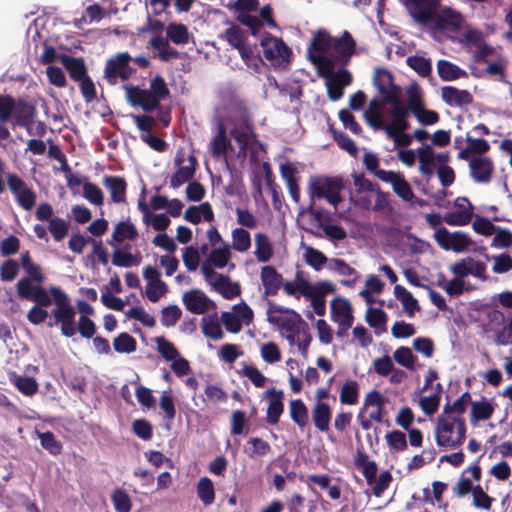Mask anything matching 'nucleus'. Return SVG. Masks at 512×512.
<instances>
[{
    "label": "nucleus",
    "instance_id": "obj_32",
    "mask_svg": "<svg viewBox=\"0 0 512 512\" xmlns=\"http://www.w3.org/2000/svg\"><path fill=\"white\" fill-rule=\"evenodd\" d=\"M231 148V142L227 138L226 127L222 121L217 124V133L211 141V153L213 157L224 155Z\"/></svg>",
    "mask_w": 512,
    "mask_h": 512
},
{
    "label": "nucleus",
    "instance_id": "obj_41",
    "mask_svg": "<svg viewBox=\"0 0 512 512\" xmlns=\"http://www.w3.org/2000/svg\"><path fill=\"white\" fill-rule=\"evenodd\" d=\"M418 159L421 173L428 177L432 176L434 173V152L432 147L426 145L425 147L419 148Z\"/></svg>",
    "mask_w": 512,
    "mask_h": 512
},
{
    "label": "nucleus",
    "instance_id": "obj_27",
    "mask_svg": "<svg viewBox=\"0 0 512 512\" xmlns=\"http://www.w3.org/2000/svg\"><path fill=\"white\" fill-rule=\"evenodd\" d=\"M59 59L73 81L78 82L88 75L87 67L83 58H75L62 54Z\"/></svg>",
    "mask_w": 512,
    "mask_h": 512
},
{
    "label": "nucleus",
    "instance_id": "obj_39",
    "mask_svg": "<svg viewBox=\"0 0 512 512\" xmlns=\"http://www.w3.org/2000/svg\"><path fill=\"white\" fill-rule=\"evenodd\" d=\"M359 399V384L356 380H348L346 381L339 395V400L342 404L345 405H355L358 403Z\"/></svg>",
    "mask_w": 512,
    "mask_h": 512
},
{
    "label": "nucleus",
    "instance_id": "obj_29",
    "mask_svg": "<svg viewBox=\"0 0 512 512\" xmlns=\"http://www.w3.org/2000/svg\"><path fill=\"white\" fill-rule=\"evenodd\" d=\"M332 417L330 405L326 402H316L312 409V419L320 432H327Z\"/></svg>",
    "mask_w": 512,
    "mask_h": 512
},
{
    "label": "nucleus",
    "instance_id": "obj_40",
    "mask_svg": "<svg viewBox=\"0 0 512 512\" xmlns=\"http://www.w3.org/2000/svg\"><path fill=\"white\" fill-rule=\"evenodd\" d=\"M335 291V286L333 283H328L326 286L323 287V289H320L315 294H313L312 297H309L311 299V305L314 309V312L318 316H324L326 312V301L325 296L327 294H331Z\"/></svg>",
    "mask_w": 512,
    "mask_h": 512
},
{
    "label": "nucleus",
    "instance_id": "obj_15",
    "mask_svg": "<svg viewBox=\"0 0 512 512\" xmlns=\"http://www.w3.org/2000/svg\"><path fill=\"white\" fill-rule=\"evenodd\" d=\"M455 210L444 215L443 220L450 226L467 225L473 216V206L467 197H458L454 202Z\"/></svg>",
    "mask_w": 512,
    "mask_h": 512
},
{
    "label": "nucleus",
    "instance_id": "obj_60",
    "mask_svg": "<svg viewBox=\"0 0 512 512\" xmlns=\"http://www.w3.org/2000/svg\"><path fill=\"white\" fill-rule=\"evenodd\" d=\"M246 413L242 410H235L230 416V433L231 435H242L246 434L245 427L247 425Z\"/></svg>",
    "mask_w": 512,
    "mask_h": 512
},
{
    "label": "nucleus",
    "instance_id": "obj_4",
    "mask_svg": "<svg viewBox=\"0 0 512 512\" xmlns=\"http://www.w3.org/2000/svg\"><path fill=\"white\" fill-rule=\"evenodd\" d=\"M343 189L344 182L339 177L311 176L308 182L310 200L325 198L334 207L342 201L340 193Z\"/></svg>",
    "mask_w": 512,
    "mask_h": 512
},
{
    "label": "nucleus",
    "instance_id": "obj_20",
    "mask_svg": "<svg viewBox=\"0 0 512 512\" xmlns=\"http://www.w3.org/2000/svg\"><path fill=\"white\" fill-rule=\"evenodd\" d=\"M266 397L268 398L266 422L270 425H275L279 422L284 411V394L282 390H277L273 387L266 391Z\"/></svg>",
    "mask_w": 512,
    "mask_h": 512
},
{
    "label": "nucleus",
    "instance_id": "obj_18",
    "mask_svg": "<svg viewBox=\"0 0 512 512\" xmlns=\"http://www.w3.org/2000/svg\"><path fill=\"white\" fill-rule=\"evenodd\" d=\"M470 175L477 183H489L494 172V164L489 157H473L469 162Z\"/></svg>",
    "mask_w": 512,
    "mask_h": 512
},
{
    "label": "nucleus",
    "instance_id": "obj_53",
    "mask_svg": "<svg viewBox=\"0 0 512 512\" xmlns=\"http://www.w3.org/2000/svg\"><path fill=\"white\" fill-rule=\"evenodd\" d=\"M407 65L421 77L431 74L432 65L429 59L422 56H409L406 59Z\"/></svg>",
    "mask_w": 512,
    "mask_h": 512
},
{
    "label": "nucleus",
    "instance_id": "obj_21",
    "mask_svg": "<svg viewBox=\"0 0 512 512\" xmlns=\"http://www.w3.org/2000/svg\"><path fill=\"white\" fill-rule=\"evenodd\" d=\"M10 106L11 107L9 109L7 118L0 119V122H8L13 115L17 125L25 126L33 119L35 115L34 106L25 102L24 100L19 99L18 101H15V99L12 97V104Z\"/></svg>",
    "mask_w": 512,
    "mask_h": 512
},
{
    "label": "nucleus",
    "instance_id": "obj_3",
    "mask_svg": "<svg viewBox=\"0 0 512 512\" xmlns=\"http://www.w3.org/2000/svg\"><path fill=\"white\" fill-rule=\"evenodd\" d=\"M466 423L462 416L442 412L436 420L434 434L439 447L457 448L466 439Z\"/></svg>",
    "mask_w": 512,
    "mask_h": 512
},
{
    "label": "nucleus",
    "instance_id": "obj_44",
    "mask_svg": "<svg viewBox=\"0 0 512 512\" xmlns=\"http://www.w3.org/2000/svg\"><path fill=\"white\" fill-rule=\"evenodd\" d=\"M113 348L118 353L130 354L136 351L137 342L130 334L122 332L114 338Z\"/></svg>",
    "mask_w": 512,
    "mask_h": 512
},
{
    "label": "nucleus",
    "instance_id": "obj_49",
    "mask_svg": "<svg viewBox=\"0 0 512 512\" xmlns=\"http://www.w3.org/2000/svg\"><path fill=\"white\" fill-rule=\"evenodd\" d=\"M111 501L116 512H130L132 508L129 494L122 488H116L111 494Z\"/></svg>",
    "mask_w": 512,
    "mask_h": 512
},
{
    "label": "nucleus",
    "instance_id": "obj_28",
    "mask_svg": "<svg viewBox=\"0 0 512 512\" xmlns=\"http://www.w3.org/2000/svg\"><path fill=\"white\" fill-rule=\"evenodd\" d=\"M213 289L224 299L231 300L241 294V287L237 282H231L226 275L218 274L214 282L211 283Z\"/></svg>",
    "mask_w": 512,
    "mask_h": 512
},
{
    "label": "nucleus",
    "instance_id": "obj_58",
    "mask_svg": "<svg viewBox=\"0 0 512 512\" xmlns=\"http://www.w3.org/2000/svg\"><path fill=\"white\" fill-rule=\"evenodd\" d=\"M13 383L25 396H32L38 391V383L32 377L14 376Z\"/></svg>",
    "mask_w": 512,
    "mask_h": 512
},
{
    "label": "nucleus",
    "instance_id": "obj_33",
    "mask_svg": "<svg viewBox=\"0 0 512 512\" xmlns=\"http://www.w3.org/2000/svg\"><path fill=\"white\" fill-rule=\"evenodd\" d=\"M437 72L443 81H454L459 78H467L468 76L465 70L445 59L437 62Z\"/></svg>",
    "mask_w": 512,
    "mask_h": 512
},
{
    "label": "nucleus",
    "instance_id": "obj_50",
    "mask_svg": "<svg viewBox=\"0 0 512 512\" xmlns=\"http://www.w3.org/2000/svg\"><path fill=\"white\" fill-rule=\"evenodd\" d=\"M230 258L231 252L229 245L227 243H223L222 247L212 249L208 260L216 268L222 269L227 265Z\"/></svg>",
    "mask_w": 512,
    "mask_h": 512
},
{
    "label": "nucleus",
    "instance_id": "obj_5",
    "mask_svg": "<svg viewBox=\"0 0 512 512\" xmlns=\"http://www.w3.org/2000/svg\"><path fill=\"white\" fill-rule=\"evenodd\" d=\"M132 56L128 52H120L109 58L104 67V78L110 85H116L118 78L121 81L129 80L136 69L130 65Z\"/></svg>",
    "mask_w": 512,
    "mask_h": 512
},
{
    "label": "nucleus",
    "instance_id": "obj_14",
    "mask_svg": "<svg viewBox=\"0 0 512 512\" xmlns=\"http://www.w3.org/2000/svg\"><path fill=\"white\" fill-rule=\"evenodd\" d=\"M185 308L197 315L206 313L215 307V303L200 289H191L182 295Z\"/></svg>",
    "mask_w": 512,
    "mask_h": 512
},
{
    "label": "nucleus",
    "instance_id": "obj_17",
    "mask_svg": "<svg viewBox=\"0 0 512 512\" xmlns=\"http://www.w3.org/2000/svg\"><path fill=\"white\" fill-rule=\"evenodd\" d=\"M331 318L344 330L351 328L353 324L352 305L345 298H335L330 304Z\"/></svg>",
    "mask_w": 512,
    "mask_h": 512
},
{
    "label": "nucleus",
    "instance_id": "obj_7",
    "mask_svg": "<svg viewBox=\"0 0 512 512\" xmlns=\"http://www.w3.org/2000/svg\"><path fill=\"white\" fill-rule=\"evenodd\" d=\"M432 18L433 20L427 27L439 32H457L464 23L462 14L449 6H440Z\"/></svg>",
    "mask_w": 512,
    "mask_h": 512
},
{
    "label": "nucleus",
    "instance_id": "obj_11",
    "mask_svg": "<svg viewBox=\"0 0 512 512\" xmlns=\"http://www.w3.org/2000/svg\"><path fill=\"white\" fill-rule=\"evenodd\" d=\"M260 46L263 49V55L268 61L282 60L286 61L292 55L291 49L281 39L273 36L269 32H264L260 40Z\"/></svg>",
    "mask_w": 512,
    "mask_h": 512
},
{
    "label": "nucleus",
    "instance_id": "obj_16",
    "mask_svg": "<svg viewBox=\"0 0 512 512\" xmlns=\"http://www.w3.org/2000/svg\"><path fill=\"white\" fill-rule=\"evenodd\" d=\"M378 178L383 182L390 183L393 191L404 201H411L415 195L407 180L399 172L380 171Z\"/></svg>",
    "mask_w": 512,
    "mask_h": 512
},
{
    "label": "nucleus",
    "instance_id": "obj_46",
    "mask_svg": "<svg viewBox=\"0 0 512 512\" xmlns=\"http://www.w3.org/2000/svg\"><path fill=\"white\" fill-rule=\"evenodd\" d=\"M330 131L333 135L334 141L337 143L339 148L346 151L352 157H356L358 154V148L354 141L344 132L338 131L333 127H330Z\"/></svg>",
    "mask_w": 512,
    "mask_h": 512
},
{
    "label": "nucleus",
    "instance_id": "obj_24",
    "mask_svg": "<svg viewBox=\"0 0 512 512\" xmlns=\"http://www.w3.org/2000/svg\"><path fill=\"white\" fill-rule=\"evenodd\" d=\"M137 237L138 231L131 221H120L114 226L111 239L107 240V244L117 248V244L125 240H135Z\"/></svg>",
    "mask_w": 512,
    "mask_h": 512
},
{
    "label": "nucleus",
    "instance_id": "obj_13",
    "mask_svg": "<svg viewBox=\"0 0 512 512\" xmlns=\"http://www.w3.org/2000/svg\"><path fill=\"white\" fill-rule=\"evenodd\" d=\"M374 85L383 97V102L389 103V97L401 98V89L394 84L392 73L385 68H377L374 73Z\"/></svg>",
    "mask_w": 512,
    "mask_h": 512
},
{
    "label": "nucleus",
    "instance_id": "obj_1",
    "mask_svg": "<svg viewBox=\"0 0 512 512\" xmlns=\"http://www.w3.org/2000/svg\"><path fill=\"white\" fill-rule=\"evenodd\" d=\"M51 297L56 306L52 311L55 321L49 322L48 326L53 327L55 324L60 323L61 332L64 336H74L76 333L74 324L76 311L71 305L68 295L60 287L52 286L48 293L43 286L37 285L30 301L35 303L34 306L46 308L52 304Z\"/></svg>",
    "mask_w": 512,
    "mask_h": 512
},
{
    "label": "nucleus",
    "instance_id": "obj_6",
    "mask_svg": "<svg viewBox=\"0 0 512 512\" xmlns=\"http://www.w3.org/2000/svg\"><path fill=\"white\" fill-rule=\"evenodd\" d=\"M267 320L271 324H276L287 333L299 334V324L302 319L295 311L277 305L274 301L268 300Z\"/></svg>",
    "mask_w": 512,
    "mask_h": 512
},
{
    "label": "nucleus",
    "instance_id": "obj_47",
    "mask_svg": "<svg viewBox=\"0 0 512 512\" xmlns=\"http://www.w3.org/2000/svg\"><path fill=\"white\" fill-rule=\"evenodd\" d=\"M141 262V256L132 255L130 252L121 251L115 248L112 255V264L117 267H131L136 266Z\"/></svg>",
    "mask_w": 512,
    "mask_h": 512
},
{
    "label": "nucleus",
    "instance_id": "obj_55",
    "mask_svg": "<svg viewBox=\"0 0 512 512\" xmlns=\"http://www.w3.org/2000/svg\"><path fill=\"white\" fill-rule=\"evenodd\" d=\"M48 230L54 240L59 242L67 236L69 231V223L60 217H54L49 222Z\"/></svg>",
    "mask_w": 512,
    "mask_h": 512
},
{
    "label": "nucleus",
    "instance_id": "obj_63",
    "mask_svg": "<svg viewBox=\"0 0 512 512\" xmlns=\"http://www.w3.org/2000/svg\"><path fill=\"white\" fill-rule=\"evenodd\" d=\"M236 19L242 25L248 27L251 34L254 37H257L260 35V33L263 29V26H264L263 21L260 18H258L257 16L250 15V14H239Z\"/></svg>",
    "mask_w": 512,
    "mask_h": 512
},
{
    "label": "nucleus",
    "instance_id": "obj_9",
    "mask_svg": "<svg viewBox=\"0 0 512 512\" xmlns=\"http://www.w3.org/2000/svg\"><path fill=\"white\" fill-rule=\"evenodd\" d=\"M436 243L444 250H452L454 252H463L472 244L471 239L465 232L456 231L450 233L447 228H439L435 234Z\"/></svg>",
    "mask_w": 512,
    "mask_h": 512
},
{
    "label": "nucleus",
    "instance_id": "obj_59",
    "mask_svg": "<svg viewBox=\"0 0 512 512\" xmlns=\"http://www.w3.org/2000/svg\"><path fill=\"white\" fill-rule=\"evenodd\" d=\"M83 196L93 205L102 206L104 204L103 192L94 183L85 182L83 184Z\"/></svg>",
    "mask_w": 512,
    "mask_h": 512
},
{
    "label": "nucleus",
    "instance_id": "obj_19",
    "mask_svg": "<svg viewBox=\"0 0 512 512\" xmlns=\"http://www.w3.org/2000/svg\"><path fill=\"white\" fill-rule=\"evenodd\" d=\"M260 279L264 288V297L277 295L284 282L282 274L271 265H266L261 268Z\"/></svg>",
    "mask_w": 512,
    "mask_h": 512
},
{
    "label": "nucleus",
    "instance_id": "obj_61",
    "mask_svg": "<svg viewBox=\"0 0 512 512\" xmlns=\"http://www.w3.org/2000/svg\"><path fill=\"white\" fill-rule=\"evenodd\" d=\"M182 311L177 305H169L161 310V324L165 327L174 326L181 318Z\"/></svg>",
    "mask_w": 512,
    "mask_h": 512
},
{
    "label": "nucleus",
    "instance_id": "obj_35",
    "mask_svg": "<svg viewBox=\"0 0 512 512\" xmlns=\"http://www.w3.org/2000/svg\"><path fill=\"white\" fill-rule=\"evenodd\" d=\"M356 42L348 31H344L342 37L333 38L332 49L341 58H350L354 54Z\"/></svg>",
    "mask_w": 512,
    "mask_h": 512
},
{
    "label": "nucleus",
    "instance_id": "obj_8",
    "mask_svg": "<svg viewBox=\"0 0 512 512\" xmlns=\"http://www.w3.org/2000/svg\"><path fill=\"white\" fill-rule=\"evenodd\" d=\"M405 6L417 24L427 27L440 7V0H405Z\"/></svg>",
    "mask_w": 512,
    "mask_h": 512
},
{
    "label": "nucleus",
    "instance_id": "obj_34",
    "mask_svg": "<svg viewBox=\"0 0 512 512\" xmlns=\"http://www.w3.org/2000/svg\"><path fill=\"white\" fill-rule=\"evenodd\" d=\"M274 250L269 237L258 232L255 234V256L261 263L268 262L273 256Z\"/></svg>",
    "mask_w": 512,
    "mask_h": 512
},
{
    "label": "nucleus",
    "instance_id": "obj_23",
    "mask_svg": "<svg viewBox=\"0 0 512 512\" xmlns=\"http://www.w3.org/2000/svg\"><path fill=\"white\" fill-rule=\"evenodd\" d=\"M280 174L286 183L287 189L292 200L295 203L300 201V187L299 177L297 176L298 170L296 166L291 162H286L280 165Z\"/></svg>",
    "mask_w": 512,
    "mask_h": 512
},
{
    "label": "nucleus",
    "instance_id": "obj_52",
    "mask_svg": "<svg viewBox=\"0 0 512 512\" xmlns=\"http://www.w3.org/2000/svg\"><path fill=\"white\" fill-rule=\"evenodd\" d=\"M471 402L473 401L471 400L470 393L464 392L452 404L446 403L442 412L449 415L462 416V414H464V412L466 411V406Z\"/></svg>",
    "mask_w": 512,
    "mask_h": 512
},
{
    "label": "nucleus",
    "instance_id": "obj_22",
    "mask_svg": "<svg viewBox=\"0 0 512 512\" xmlns=\"http://www.w3.org/2000/svg\"><path fill=\"white\" fill-rule=\"evenodd\" d=\"M442 100L450 107H463L473 103V95L465 89L444 86L441 89Z\"/></svg>",
    "mask_w": 512,
    "mask_h": 512
},
{
    "label": "nucleus",
    "instance_id": "obj_12",
    "mask_svg": "<svg viewBox=\"0 0 512 512\" xmlns=\"http://www.w3.org/2000/svg\"><path fill=\"white\" fill-rule=\"evenodd\" d=\"M389 98L388 104H391L389 114L392 117V121L386 125L385 133L387 136H393L395 132H405L409 128L410 125L407 121L409 113L401 98Z\"/></svg>",
    "mask_w": 512,
    "mask_h": 512
},
{
    "label": "nucleus",
    "instance_id": "obj_36",
    "mask_svg": "<svg viewBox=\"0 0 512 512\" xmlns=\"http://www.w3.org/2000/svg\"><path fill=\"white\" fill-rule=\"evenodd\" d=\"M290 417L300 430L308 426V409L301 399L291 400L289 403Z\"/></svg>",
    "mask_w": 512,
    "mask_h": 512
},
{
    "label": "nucleus",
    "instance_id": "obj_45",
    "mask_svg": "<svg viewBox=\"0 0 512 512\" xmlns=\"http://www.w3.org/2000/svg\"><path fill=\"white\" fill-rule=\"evenodd\" d=\"M197 495L205 505H211L215 500L213 482L208 477H202L197 483Z\"/></svg>",
    "mask_w": 512,
    "mask_h": 512
},
{
    "label": "nucleus",
    "instance_id": "obj_10",
    "mask_svg": "<svg viewBox=\"0 0 512 512\" xmlns=\"http://www.w3.org/2000/svg\"><path fill=\"white\" fill-rule=\"evenodd\" d=\"M227 24H230V27L219 37L226 40L231 47L237 49L243 61L248 64L253 57V48L247 43L245 31L230 21H227Z\"/></svg>",
    "mask_w": 512,
    "mask_h": 512
},
{
    "label": "nucleus",
    "instance_id": "obj_56",
    "mask_svg": "<svg viewBox=\"0 0 512 512\" xmlns=\"http://www.w3.org/2000/svg\"><path fill=\"white\" fill-rule=\"evenodd\" d=\"M487 67L484 72L490 76H499L501 80L505 77L508 60L501 54L495 55V61L486 63Z\"/></svg>",
    "mask_w": 512,
    "mask_h": 512
},
{
    "label": "nucleus",
    "instance_id": "obj_30",
    "mask_svg": "<svg viewBox=\"0 0 512 512\" xmlns=\"http://www.w3.org/2000/svg\"><path fill=\"white\" fill-rule=\"evenodd\" d=\"M494 410V405L484 396L479 401L471 402V424L475 425L479 421L488 420L493 415Z\"/></svg>",
    "mask_w": 512,
    "mask_h": 512
},
{
    "label": "nucleus",
    "instance_id": "obj_26",
    "mask_svg": "<svg viewBox=\"0 0 512 512\" xmlns=\"http://www.w3.org/2000/svg\"><path fill=\"white\" fill-rule=\"evenodd\" d=\"M189 165L180 166L170 178V186L174 189L180 187L182 184L190 181L198 167V161L194 154L188 156Z\"/></svg>",
    "mask_w": 512,
    "mask_h": 512
},
{
    "label": "nucleus",
    "instance_id": "obj_42",
    "mask_svg": "<svg viewBox=\"0 0 512 512\" xmlns=\"http://www.w3.org/2000/svg\"><path fill=\"white\" fill-rule=\"evenodd\" d=\"M295 279L298 285L299 294L306 298L312 297L313 294L330 283L329 281H320L316 285H313L304 278L302 271L296 272Z\"/></svg>",
    "mask_w": 512,
    "mask_h": 512
},
{
    "label": "nucleus",
    "instance_id": "obj_64",
    "mask_svg": "<svg viewBox=\"0 0 512 512\" xmlns=\"http://www.w3.org/2000/svg\"><path fill=\"white\" fill-rule=\"evenodd\" d=\"M495 236L491 243L492 247L509 248L512 246V232L506 228L496 227Z\"/></svg>",
    "mask_w": 512,
    "mask_h": 512
},
{
    "label": "nucleus",
    "instance_id": "obj_2",
    "mask_svg": "<svg viewBox=\"0 0 512 512\" xmlns=\"http://www.w3.org/2000/svg\"><path fill=\"white\" fill-rule=\"evenodd\" d=\"M124 89L128 103L133 107H140L145 112H152L161 108V101L170 94L161 75H155L150 80L149 89H141L133 85H125Z\"/></svg>",
    "mask_w": 512,
    "mask_h": 512
},
{
    "label": "nucleus",
    "instance_id": "obj_62",
    "mask_svg": "<svg viewBox=\"0 0 512 512\" xmlns=\"http://www.w3.org/2000/svg\"><path fill=\"white\" fill-rule=\"evenodd\" d=\"M132 431L133 433L144 441H148L153 436V426L152 424L144 418L136 419L132 423Z\"/></svg>",
    "mask_w": 512,
    "mask_h": 512
},
{
    "label": "nucleus",
    "instance_id": "obj_38",
    "mask_svg": "<svg viewBox=\"0 0 512 512\" xmlns=\"http://www.w3.org/2000/svg\"><path fill=\"white\" fill-rule=\"evenodd\" d=\"M166 35L168 39L177 45H184L189 41L188 28L182 23H169L166 27Z\"/></svg>",
    "mask_w": 512,
    "mask_h": 512
},
{
    "label": "nucleus",
    "instance_id": "obj_37",
    "mask_svg": "<svg viewBox=\"0 0 512 512\" xmlns=\"http://www.w3.org/2000/svg\"><path fill=\"white\" fill-rule=\"evenodd\" d=\"M201 321L202 332L206 337H209L213 340H219L224 336L216 313L204 316Z\"/></svg>",
    "mask_w": 512,
    "mask_h": 512
},
{
    "label": "nucleus",
    "instance_id": "obj_43",
    "mask_svg": "<svg viewBox=\"0 0 512 512\" xmlns=\"http://www.w3.org/2000/svg\"><path fill=\"white\" fill-rule=\"evenodd\" d=\"M340 78H347V81L332 80L327 85L328 97L332 101H337L343 96V88L349 85L352 80L351 74L347 70L340 72Z\"/></svg>",
    "mask_w": 512,
    "mask_h": 512
},
{
    "label": "nucleus",
    "instance_id": "obj_54",
    "mask_svg": "<svg viewBox=\"0 0 512 512\" xmlns=\"http://www.w3.org/2000/svg\"><path fill=\"white\" fill-rule=\"evenodd\" d=\"M385 438L391 452H401L407 449V439L404 432L392 430L386 434Z\"/></svg>",
    "mask_w": 512,
    "mask_h": 512
},
{
    "label": "nucleus",
    "instance_id": "obj_51",
    "mask_svg": "<svg viewBox=\"0 0 512 512\" xmlns=\"http://www.w3.org/2000/svg\"><path fill=\"white\" fill-rule=\"evenodd\" d=\"M158 353L166 360L172 361L179 357L180 353L174 344L168 341L164 336L155 338Z\"/></svg>",
    "mask_w": 512,
    "mask_h": 512
},
{
    "label": "nucleus",
    "instance_id": "obj_48",
    "mask_svg": "<svg viewBox=\"0 0 512 512\" xmlns=\"http://www.w3.org/2000/svg\"><path fill=\"white\" fill-rule=\"evenodd\" d=\"M232 247L238 252H246L251 247L250 233L244 228H235L232 231Z\"/></svg>",
    "mask_w": 512,
    "mask_h": 512
},
{
    "label": "nucleus",
    "instance_id": "obj_57",
    "mask_svg": "<svg viewBox=\"0 0 512 512\" xmlns=\"http://www.w3.org/2000/svg\"><path fill=\"white\" fill-rule=\"evenodd\" d=\"M306 263L314 270L319 271L328 261L326 255L318 249L308 247L304 254Z\"/></svg>",
    "mask_w": 512,
    "mask_h": 512
},
{
    "label": "nucleus",
    "instance_id": "obj_31",
    "mask_svg": "<svg viewBox=\"0 0 512 512\" xmlns=\"http://www.w3.org/2000/svg\"><path fill=\"white\" fill-rule=\"evenodd\" d=\"M333 37L325 31H318L311 39L308 51L310 56H324L332 49Z\"/></svg>",
    "mask_w": 512,
    "mask_h": 512
},
{
    "label": "nucleus",
    "instance_id": "obj_25",
    "mask_svg": "<svg viewBox=\"0 0 512 512\" xmlns=\"http://www.w3.org/2000/svg\"><path fill=\"white\" fill-rule=\"evenodd\" d=\"M103 185L109 190L112 202L124 203L126 201L127 183L123 177L105 175Z\"/></svg>",
    "mask_w": 512,
    "mask_h": 512
}]
</instances>
